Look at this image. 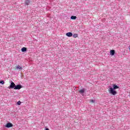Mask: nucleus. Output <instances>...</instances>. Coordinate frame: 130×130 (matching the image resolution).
<instances>
[{
  "mask_svg": "<svg viewBox=\"0 0 130 130\" xmlns=\"http://www.w3.org/2000/svg\"><path fill=\"white\" fill-rule=\"evenodd\" d=\"M17 105H21V101H18V102H17Z\"/></svg>",
  "mask_w": 130,
  "mask_h": 130,
  "instance_id": "obj_15",
  "label": "nucleus"
},
{
  "mask_svg": "<svg viewBox=\"0 0 130 130\" xmlns=\"http://www.w3.org/2000/svg\"><path fill=\"white\" fill-rule=\"evenodd\" d=\"M21 51L22 52H25L26 51H27V48L26 47H23L22 49H21Z\"/></svg>",
  "mask_w": 130,
  "mask_h": 130,
  "instance_id": "obj_7",
  "label": "nucleus"
},
{
  "mask_svg": "<svg viewBox=\"0 0 130 130\" xmlns=\"http://www.w3.org/2000/svg\"><path fill=\"white\" fill-rule=\"evenodd\" d=\"M90 102L91 103H94L95 102V101L94 100H90Z\"/></svg>",
  "mask_w": 130,
  "mask_h": 130,
  "instance_id": "obj_16",
  "label": "nucleus"
},
{
  "mask_svg": "<svg viewBox=\"0 0 130 130\" xmlns=\"http://www.w3.org/2000/svg\"><path fill=\"white\" fill-rule=\"evenodd\" d=\"M113 89H118L119 88L117 85H116L115 84H113Z\"/></svg>",
  "mask_w": 130,
  "mask_h": 130,
  "instance_id": "obj_9",
  "label": "nucleus"
},
{
  "mask_svg": "<svg viewBox=\"0 0 130 130\" xmlns=\"http://www.w3.org/2000/svg\"><path fill=\"white\" fill-rule=\"evenodd\" d=\"M71 20H76L77 19V16H72L71 17Z\"/></svg>",
  "mask_w": 130,
  "mask_h": 130,
  "instance_id": "obj_12",
  "label": "nucleus"
},
{
  "mask_svg": "<svg viewBox=\"0 0 130 130\" xmlns=\"http://www.w3.org/2000/svg\"><path fill=\"white\" fill-rule=\"evenodd\" d=\"M0 84H2V85H4V84H5V82L2 80V81H0Z\"/></svg>",
  "mask_w": 130,
  "mask_h": 130,
  "instance_id": "obj_14",
  "label": "nucleus"
},
{
  "mask_svg": "<svg viewBox=\"0 0 130 130\" xmlns=\"http://www.w3.org/2000/svg\"><path fill=\"white\" fill-rule=\"evenodd\" d=\"M108 92L110 94H112V95H116V94L117 93V92H116V91L114 90V89L111 87L108 89Z\"/></svg>",
  "mask_w": 130,
  "mask_h": 130,
  "instance_id": "obj_1",
  "label": "nucleus"
},
{
  "mask_svg": "<svg viewBox=\"0 0 130 130\" xmlns=\"http://www.w3.org/2000/svg\"><path fill=\"white\" fill-rule=\"evenodd\" d=\"M13 126V124L11 123H7V124L6 125V127H12Z\"/></svg>",
  "mask_w": 130,
  "mask_h": 130,
  "instance_id": "obj_4",
  "label": "nucleus"
},
{
  "mask_svg": "<svg viewBox=\"0 0 130 130\" xmlns=\"http://www.w3.org/2000/svg\"><path fill=\"white\" fill-rule=\"evenodd\" d=\"M79 93H80V94H83V93H85V89H80L79 90Z\"/></svg>",
  "mask_w": 130,
  "mask_h": 130,
  "instance_id": "obj_10",
  "label": "nucleus"
},
{
  "mask_svg": "<svg viewBox=\"0 0 130 130\" xmlns=\"http://www.w3.org/2000/svg\"><path fill=\"white\" fill-rule=\"evenodd\" d=\"M115 53V51L114 50H111L110 51V55H113Z\"/></svg>",
  "mask_w": 130,
  "mask_h": 130,
  "instance_id": "obj_6",
  "label": "nucleus"
},
{
  "mask_svg": "<svg viewBox=\"0 0 130 130\" xmlns=\"http://www.w3.org/2000/svg\"><path fill=\"white\" fill-rule=\"evenodd\" d=\"M16 84L13 82L11 83L10 85L8 87V89H15Z\"/></svg>",
  "mask_w": 130,
  "mask_h": 130,
  "instance_id": "obj_2",
  "label": "nucleus"
},
{
  "mask_svg": "<svg viewBox=\"0 0 130 130\" xmlns=\"http://www.w3.org/2000/svg\"><path fill=\"white\" fill-rule=\"evenodd\" d=\"M15 70H22V67H21V66H20V65H17L16 67Z\"/></svg>",
  "mask_w": 130,
  "mask_h": 130,
  "instance_id": "obj_8",
  "label": "nucleus"
},
{
  "mask_svg": "<svg viewBox=\"0 0 130 130\" xmlns=\"http://www.w3.org/2000/svg\"><path fill=\"white\" fill-rule=\"evenodd\" d=\"M29 4H30V0H26L25 5H26V6H28Z\"/></svg>",
  "mask_w": 130,
  "mask_h": 130,
  "instance_id": "obj_11",
  "label": "nucleus"
},
{
  "mask_svg": "<svg viewBox=\"0 0 130 130\" xmlns=\"http://www.w3.org/2000/svg\"><path fill=\"white\" fill-rule=\"evenodd\" d=\"M23 88V86L21 85H15V87L14 88V90H20V89H22Z\"/></svg>",
  "mask_w": 130,
  "mask_h": 130,
  "instance_id": "obj_3",
  "label": "nucleus"
},
{
  "mask_svg": "<svg viewBox=\"0 0 130 130\" xmlns=\"http://www.w3.org/2000/svg\"><path fill=\"white\" fill-rule=\"evenodd\" d=\"M66 36H68V37H72V36H73V33L69 32H67L66 34Z\"/></svg>",
  "mask_w": 130,
  "mask_h": 130,
  "instance_id": "obj_5",
  "label": "nucleus"
},
{
  "mask_svg": "<svg viewBox=\"0 0 130 130\" xmlns=\"http://www.w3.org/2000/svg\"><path fill=\"white\" fill-rule=\"evenodd\" d=\"M73 37H74V38H77V37H78V34H74L73 35Z\"/></svg>",
  "mask_w": 130,
  "mask_h": 130,
  "instance_id": "obj_13",
  "label": "nucleus"
}]
</instances>
